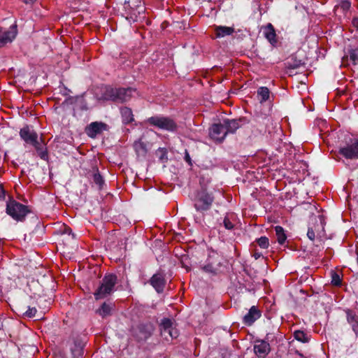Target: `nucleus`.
I'll return each instance as SVG.
<instances>
[{"mask_svg": "<svg viewBox=\"0 0 358 358\" xmlns=\"http://www.w3.org/2000/svg\"><path fill=\"white\" fill-rule=\"evenodd\" d=\"M136 89L132 87L113 88L109 85L105 86L102 90L99 100L110 101L115 103H124L131 100Z\"/></svg>", "mask_w": 358, "mask_h": 358, "instance_id": "obj_1", "label": "nucleus"}, {"mask_svg": "<svg viewBox=\"0 0 358 358\" xmlns=\"http://www.w3.org/2000/svg\"><path fill=\"white\" fill-rule=\"evenodd\" d=\"M117 280V275L113 273L106 275L94 292L95 299L99 300L110 296L115 291Z\"/></svg>", "mask_w": 358, "mask_h": 358, "instance_id": "obj_2", "label": "nucleus"}, {"mask_svg": "<svg viewBox=\"0 0 358 358\" xmlns=\"http://www.w3.org/2000/svg\"><path fill=\"white\" fill-rule=\"evenodd\" d=\"M6 213L13 220L17 222H23L25 217L30 213L31 210L28 206H25L9 197L6 201Z\"/></svg>", "mask_w": 358, "mask_h": 358, "instance_id": "obj_3", "label": "nucleus"}, {"mask_svg": "<svg viewBox=\"0 0 358 358\" xmlns=\"http://www.w3.org/2000/svg\"><path fill=\"white\" fill-rule=\"evenodd\" d=\"M214 201V196L207 191L206 187H201L195 194L194 207L198 212L203 213L210 209Z\"/></svg>", "mask_w": 358, "mask_h": 358, "instance_id": "obj_4", "label": "nucleus"}, {"mask_svg": "<svg viewBox=\"0 0 358 358\" xmlns=\"http://www.w3.org/2000/svg\"><path fill=\"white\" fill-rule=\"evenodd\" d=\"M155 328L152 323L142 322L132 329V335L138 343L145 342L152 334Z\"/></svg>", "mask_w": 358, "mask_h": 358, "instance_id": "obj_5", "label": "nucleus"}, {"mask_svg": "<svg viewBox=\"0 0 358 358\" xmlns=\"http://www.w3.org/2000/svg\"><path fill=\"white\" fill-rule=\"evenodd\" d=\"M146 122L159 129L171 132L176 131L178 129L176 122L169 117L152 116L148 118Z\"/></svg>", "mask_w": 358, "mask_h": 358, "instance_id": "obj_6", "label": "nucleus"}, {"mask_svg": "<svg viewBox=\"0 0 358 358\" xmlns=\"http://www.w3.org/2000/svg\"><path fill=\"white\" fill-rule=\"evenodd\" d=\"M338 153L345 159H358V139H350V143L338 148Z\"/></svg>", "mask_w": 358, "mask_h": 358, "instance_id": "obj_7", "label": "nucleus"}, {"mask_svg": "<svg viewBox=\"0 0 358 358\" xmlns=\"http://www.w3.org/2000/svg\"><path fill=\"white\" fill-rule=\"evenodd\" d=\"M227 135L224 123H214L209 128L210 137L217 143H222Z\"/></svg>", "mask_w": 358, "mask_h": 358, "instance_id": "obj_8", "label": "nucleus"}, {"mask_svg": "<svg viewBox=\"0 0 358 358\" xmlns=\"http://www.w3.org/2000/svg\"><path fill=\"white\" fill-rule=\"evenodd\" d=\"M17 34V24L11 25L8 30L0 27V48L10 43Z\"/></svg>", "mask_w": 358, "mask_h": 358, "instance_id": "obj_9", "label": "nucleus"}, {"mask_svg": "<svg viewBox=\"0 0 358 358\" xmlns=\"http://www.w3.org/2000/svg\"><path fill=\"white\" fill-rule=\"evenodd\" d=\"M20 138L27 143L29 145H36L38 141V134L32 128L31 126L25 125L20 129L19 132Z\"/></svg>", "mask_w": 358, "mask_h": 358, "instance_id": "obj_10", "label": "nucleus"}, {"mask_svg": "<svg viewBox=\"0 0 358 358\" xmlns=\"http://www.w3.org/2000/svg\"><path fill=\"white\" fill-rule=\"evenodd\" d=\"M109 127L103 122H93L85 128L87 136L94 138L97 135L101 134L103 131H108Z\"/></svg>", "mask_w": 358, "mask_h": 358, "instance_id": "obj_11", "label": "nucleus"}, {"mask_svg": "<svg viewBox=\"0 0 358 358\" xmlns=\"http://www.w3.org/2000/svg\"><path fill=\"white\" fill-rule=\"evenodd\" d=\"M249 122L246 117H242L238 119H224L223 123L228 134H234L236 130L243 125Z\"/></svg>", "mask_w": 358, "mask_h": 358, "instance_id": "obj_12", "label": "nucleus"}, {"mask_svg": "<svg viewBox=\"0 0 358 358\" xmlns=\"http://www.w3.org/2000/svg\"><path fill=\"white\" fill-rule=\"evenodd\" d=\"M149 282L157 293H162L166 284L165 274L162 272L155 273L149 280Z\"/></svg>", "mask_w": 358, "mask_h": 358, "instance_id": "obj_13", "label": "nucleus"}, {"mask_svg": "<svg viewBox=\"0 0 358 358\" xmlns=\"http://www.w3.org/2000/svg\"><path fill=\"white\" fill-rule=\"evenodd\" d=\"M262 316V311L257 306H252L248 313L243 317V323L246 326H252Z\"/></svg>", "mask_w": 358, "mask_h": 358, "instance_id": "obj_14", "label": "nucleus"}, {"mask_svg": "<svg viewBox=\"0 0 358 358\" xmlns=\"http://www.w3.org/2000/svg\"><path fill=\"white\" fill-rule=\"evenodd\" d=\"M255 353L259 357H265L271 351L270 345L264 340H257L254 345Z\"/></svg>", "mask_w": 358, "mask_h": 358, "instance_id": "obj_15", "label": "nucleus"}, {"mask_svg": "<svg viewBox=\"0 0 358 358\" xmlns=\"http://www.w3.org/2000/svg\"><path fill=\"white\" fill-rule=\"evenodd\" d=\"M345 313L348 323L351 326L355 336L358 338V315L355 310L348 308L345 310Z\"/></svg>", "mask_w": 358, "mask_h": 358, "instance_id": "obj_16", "label": "nucleus"}, {"mask_svg": "<svg viewBox=\"0 0 358 358\" xmlns=\"http://www.w3.org/2000/svg\"><path fill=\"white\" fill-rule=\"evenodd\" d=\"M286 68L289 70H294L305 66V62L299 58L297 53L291 55L285 62Z\"/></svg>", "mask_w": 358, "mask_h": 358, "instance_id": "obj_17", "label": "nucleus"}, {"mask_svg": "<svg viewBox=\"0 0 358 358\" xmlns=\"http://www.w3.org/2000/svg\"><path fill=\"white\" fill-rule=\"evenodd\" d=\"M85 342H83L80 339H75L73 341V345L71 348V352L72 354L73 358H80L83 355Z\"/></svg>", "mask_w": 358, "mask_h": 358, "instance_id": "obj_18", "label": "nucleus"}, {"mask_svg": "<svg viewBox=\"0 0 358 358\" xmlns=\"http://www.w3.org/2000/svg\"><path fill=\"white\" fill-rule=\"evenodd\" d=\"M120 110L123 124L127 125L134 121L133 112L130 108L124 106L121 107Z\"/></svg>", "mask_w": 358, "mask_h": 358, "instance_id": "obj_19", "label": "nucleus"}, {"mask_svg": "<svg viewBox=\"0 0 358 358\" xmlns=\"http://www.w3.org/2000/svg\"><path fill=\"white\" fill-rule=\"evenodd\" d=\"M215 38H223L227 36L231 35L234 31V29L231 27L226 26H215L214 28Z\"/></svg>", "mask_w": 358, "mask_h": 358, "instance_id": "obj_20", "label": "nucleus"}, {"mask_svg": "<svg viewBox=\"0 0 358 358\" xmlns=\"http://www.w3.org/2000/svg\"><path fill=\"white\" fill-rule=\"evenodd\" d=\"M264 36L271 44L274 45L277 43L276 34L274 27L268 23L264 28Z\"/></svg>", "mask_w": 358, "mask_h": 358, "instance_id": "obj_21", "label": "nucleus"}, {"mask_svg": "<svg viewBox=\"0 0 358 358\" xmlns=\"http://www.w3.org/2000/svg\"><path fill=\"white\" fill-rule=\"evenodd\" d=\"M134 148L138 157H145L148 152L146 144L141 139L134 143Z\"/></svg>", "mask_w": 358, "mask_h": 358, "instance_id": "obj_22", "label": "nucleus"}, {"mask_svg": "<svg viewBox=\"0 0 358 358\" xmlns=\"http://www.w3.org/2000/svg\"><path fill=\"white\" fill-rule=\"evenodd\" d=\"M212 259V257L210 256L208 258V262L206 265L201 267V269L205 271L206 273H211L213 275H216L217 273V268L215 266V264H216L217 266H220L221 265L220 262H217L216 264L214 261H210Z\"/></svg>", "mask_w": 358, "mask_h": 358, "instance_id": "obj_23", "label": "nucleus"}, {"mask_svg": "<svg viewBox=\"0 0 358 358\" xmlns=\"http://www.w3.org/2000/svg\"><path fill=\"white\" fill-rule=\"evenodd\" d=\"M113 306V305L111 303H107L106 302H103L101 307L96 310V313L103 317H106L111 314Z\"/></svg>", "mask_w": 358, "mask_h": 358, "instance_id": "obj_24", "label": "nucleus"}, {"mask_svg": "<svg viewBox=\"0 0 358 358\" xmlns=\"http://www.w3.org/2000/svg\"><path fill=\"white\" fill-rule=\"evenodd\" d=\"M172 326L173 322L171 319L164 317L160 323L161 330L165 332L167 331L171 337H173L174 336L172 334Z\"/></svg>", "mask_w": 358, "mask_h": 358, "instance_id": "obj_25", "label": "nucleus"}, {"mask_svg": "<svg viewBox=\"0 0 358 358\" xmlns=\"http://www.w3.org/2000/svg\"><path fill=\"white\" fill-rule=\"evenodd\" d=\"M36 149L38 156L43 160H47L48 158V152L47 148H43V146L38 141H36V145H33Z\"/></svg>", "mask_w": 358, "mask_h": 358, "instance_id": "obj_26", "label": "nucleus"}, {"mask_svg": "<svg viewBox=\"0 0 358 358\" xmlns=\"http://www.w3.org/2000/svg\"><path fill=\"white\" fill-rule=\"evenodd\" d=\"M275 231L278 243L283 245L287 239L284 229L281 226H276L275 227Z\"/></svg>", "mask_w": 358, "mask_h": 358, "instance_id": "obj_27", "label": "nucleus"}, {"mask_svg": "<svg viewBox=\"0 0 358 358\" xmlns=\"http://www.w3.org/2000/svg\"><path fill=\"white\" fill-rule=\"evenodd\" d=\"M95 171L92 174L93 182L99 186V189H101L104 185V180L102 176L100 174L97 168H95Z\"/></svg>", "mask_w": 358, "mask_h": 358, "instance_id": "obj_28", "label": "nucleus"}, {"mask_svg": "<svg viewBox=\"0 0 358 358\" xmlns=\"http://www.w3.org/2000/svg\"><path fill=\"white\" fill-rule=\"evenodd\" d=\"M257 94L261 97L260 102H265L269 99L270 91L266 87H260L257 90Z\"/></svg>", "mask_w": 358, "mask_h": 358, "instance_id": "obj_29", "label": "nucleus"}, {"mask_svg": "<svg viewBox=\"0 0 358 358\" xmlns=\"http://www.w3.org/2000/svg\"><path fill=\"white\" fill-rule=\"evenodd\" d=\"M156 155L158 156L159 161L161 163H166L168 162V151L165 148H159L156 151Z\"/></svg>", "mask_w": 358, "mask_h": 358, "instance_id": "obj_30", "label": "nucleus"}, {"mask_svg": "<svg viewBox=\"0 0 358 358\" xmlns=\"http://www.w3.org/2000/svg\"><path fill=\"white\" fill-rule=\"evenodd\" d=\"M294 338L300 342L303 343H308L310 341V337L304 333V331L301 330H296L294 332Z\"/></svg>", "mask_w": 358, "mask_h": 358, "instance_id": "obj_31", "label": "nucleus"}, {"mask_svg": "<svg viewBox=\"0 0 358 358\" xmlns=\"http://www.w3.org/2000/svg\"><path fill=\"white\" fill-rule=\"evenodd\" d=\"M73 110L74 111H76V110H80L81 111L88 110L87 103L82 96H80V99H78L76 108ZM73 115H76V112H73Z\"/></svg>", "mask_w": 358, "mask_h": 358, "instance_id": "obj_32", "label": "nucleus"}, {"mask_svg": "<svg viewBox=\"0 0 358 358\" xmlns=\"http://www.w3.org/2000/svg\"><path fill=\"white\" fill-rule=\"evenodd\" d=\"M258 245L263 249L268 248L269 245V240L266 236H261L256 240Z\"/></svg>", "mask_w": 358, "mask_h": 358, "instance_id": "obj_33", "label": "nucleus"}, {"mask_svg": "<svg viewBox=\"0 0 358 358\" xmlns=\"http://www.w3.org/2000/svg\"><path fill=\"white\" fill-rule=\"evenodd\" d=\"M349 57L353 65L358 64V49H351L349 50Z\"/></svg>", "mask_w": 358, "mask_h": 358, "instance_id": "obj_34", "label": "nucleus"}, {"mask_svg": "<svg viewBox=\"0 0 358 358\" xmlns=\"http://www.w3.org/2000/svg\"><path fill=\"white\" fill-rule=\"evenodd\" d=\"M80 99V96H69L62 103V106L76 104L78 99Z\"/></svg>", "mask_w": 358, "mask_h": 358, "instance_id": "obj_35", "label": "nucleus"}, {"mask_svg": "<svg viewBox=\"0 0 358 358\" xmlns=\"http://www.w3.org/2000/svg\"><path fill=\"white\" fill-rule=\"evenodd\" d=\"M37 310L34 307H28V309L22 313V316L28 318H33L35 317Z\"/></svg>", "mask_w": 358, "mask_h": 358, "instance_id": "obj_36", "label": "nucleus"}, {"mask_svg": "<svg viewBox=\"0 0 358 358\" xmlns=\"http://www.w3.org/2000/svg\"><path fill=\"white\" fill-rule=\"evenodd\" d=\"M331 284L335 286H339L341 285V280L340 276L336 272H333L331 275Z\"/></svg>", "mask_w": 358, "mask_h": 358, "instance_id": "obj_37", "label": "nucleus"}, {"mask_svg": "<svg viewBox=\"0 0 358 358\" xmlns=\"http://www.w3.org/2000/svg\"><path fill=\"white\" fill-rule=\"evenodd\" d=\"M223 224L226 229L232 230L234 228V224L230 221L228 217H225L223 220Z\"/></svg>", "mask_w": 358, "mask_h": 358, "instance_id": "obj_38", "label": "nucleus"}, {"mask_svg": "<svg viewBox=\"0 0 358 358\" xmlns=\"http://www.w3.org/2000/svg\"><path fill=\"white\" fill-rule=\"evenodd\" d=\"M307 236L310 241H314L315 238V234L313 227H308L307 231Z\"/></svg>", "mask_w": 358, "mask_h": 358, "instance_id": "obj_39", "label": "nucleus"}, {"mask_svg": "<svg viewBox=\"0 0 358 358\" xmlns=\"http://www.w3.org/2000/svg\"><path fill=\"white\" fill-rule=\"evenodd\" d=\"M350 3L348 1H343L341 3V7L343 10H348L350 8Z\"/></svg>", "mask_w": 358, "mask_h": 358, "instance_id": "obj_40", "label": "nucleus"}, {"mask_svg": "<svg viewBox=\"0 0 358 358\" xmlns=\"http://www.w3.org/2000/svg\"><path fill=\"white\" fill-rule=\"evenodd\" d=\"M184 159L186 162L188 163V164L189 166H192V159L189 156V154L188 152V151L187 150H185V157H184Z\"/></svg>", "mask_w": 358, "mask_h": 358, "instance_id": "obj_41", "label": "nucleus"}, {"mask_svg": "<svg viewBox=\"0 0 358 358\" xmlns=\"http://www.w3.org/2000/svg\"><path fill=\"white\" fill-rule=\"evenodd\" d=\"M6 191L2 185H0V199H5Z\"/></svg>", "mask_w": 358, "mask_h": 358, "instance_id": "obj_42", "label": "nucleus"}, {"mask_svg": "<svg viewBox=\"0 0 358 358\" xmlns=\"http://www.w3.org/2000/svg\"><path fill=\"white\" fill-rule=\"evenodd\" d=\"M262 256V254L261 252H257V251H255L254 255H253V257H255V259H258Z\"/></svg>", "mask_w": 358, "mask_h": 358, "instance_id": "obj_43", "label": "nucleus"}, {"mask_svg": "<svg viewBox=\"0 0 358 358\" xmlns=\"http://www.w3.org/2000/svg\"><path fill=\"white\" fill-rule=\"evenodd\" d=\"M26 4H33L36 0H22Z\"/></svg>", "mask_w": 358, "mask_h": 358, "instance_id": "obj_44", "label": "nucleus"}, {"mask_svg": "<svg viewBox=\"0 0 358 358\" xmlns=\"http://www.w3.org/2000/svg\"><path fill=\"white\" fill-rule=\"evenodd\" d=\"M65 233H66V234H71V228H68V229H66L65 230Z\"/></svg>", "mask_w": 358, "mask_h": 358, "instance_id": "obj_45", "label": "nucleus"}, {"mask_svg": "<svg viewBox=\"0 0 358 358\" xmlns=\"http://www.w3.org/2000/svg\"><path fill=\"white\" fill-rule=\"evenodd\" d=\"M172 334L174 336L173 338H176L177 337V332L176 331H175L173 332V329H172Z\"/></svg>", "mask_w": 358, "mask_h": 358, "instance_id": "obj_46", "label": "nucleus"}, {"mask_svg": "<svg viewBox=\"0 0 358 358\" xmlns=\"http://www.w3.org/2000/svg\"><path fill=\"white\" fill-rule=\"evenodd\" d=\"M127 3H128L129 6H130V5H129V1H127V2L126 1V2H125V4H127Z\"/></svg>", "mask_w": 358, "mask_h": 358, "instance_id": "obj_47", "label": "nucleus"}, {"mask_svg": "<svg viewBox=\"0 0 358 358\" xmlns=\"http://www.w3.org/2000/svg\"><path fill=\"white\" fill-rule=\"evenodd\" d=\"M356 20L358 21V19H353V22L355 23Z\"/></svg>", "mask_w": 358, "mask_h": 358, "instance_id": "obj_48", "label": "nucleus"}, {"mask_svg": "<svg viewBox=\"0 0 358 358\" xmlns=\"http://www.w3.org/2000/svg\"><path fill=\"white\" fill-rule=\"evenodd\" d=\"M296 353L299 355V356H302L301 353H299L298 351H296Z\"/></svg>", "mask_w": 358, "mask_h": 358, "instance_id": "obj_49", "label": "nucleus"}, {"mask_svg": "<svg viewBox=\"0 0 358 358\" xmlns=\"http://www.w3.org/2000/svg\"><path fill=\"white\" fill-rule=\"evenodd\" d=\"M137 8H141V10L143 9V8L139 6H137Z\"/></svg>", "mask_w": 358, "mask_h": 358, "instance_id": "obj_50", "label": "nucleus"}, {"mask_svg": "<svg viewBox=\"0 0 358 358\" xmlns=\"http://www.w3.org/2000/svg\"><path fill=\"white\" fill-rule=\"evenodd\" d=\"M2 327H3V324L1 323H0V329H1Z\"/></svg>", "mask_w": 358, "mask_h": 358, "instance_id": "obj_51", "label": "nucleus"}, {"mask_svg": "<svg viewBox=\"0 0 358 358\" xmlns=\"http://www.w3.org/2000/svg\"><path fill=\"white\" fill-rule=\"evenodd\" d=\"M357 263H358V252H357Z\"/></svg>", "mask_w": 358, "mask_h": 358, "instance_id": "obj_52", "label": "nucleus"}, {"mask_svg": "<svg viewBox=\"0 0 358 358\" xmlns=\"http://www.w3.org/2000/svg\"><path fill=\"white\" fill-rule=\"evenodd\" d=\"M357 31H358V26H357Z\"/></svg>", "mask_w": 358, "mask_h": 358, "instance_id": "obj_53", "label": "nucleus"}]
</instances>
